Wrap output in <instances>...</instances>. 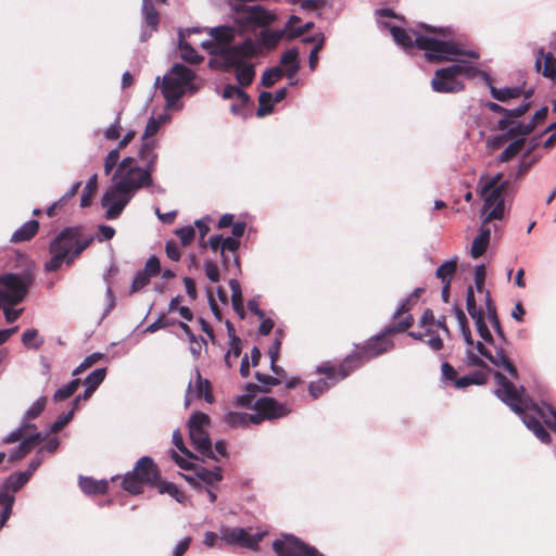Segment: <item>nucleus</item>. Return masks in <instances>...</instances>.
Masks as SVG:
<instances>
[{
	"label": "nucleus",
	"mask_w": 556,
	"mask_h": 556,
	"mask_svg": "<svg viewBox=\"0 0 556 556\" xmlns=\"http://www.w3.org/2000/svg\"><path fill=\"white\" fill-rule=\"evenodd\" d=\"M378 24L381 29L390 31L396 45L401 46L407 52L414 50L425 51V58L428 62H453V64L439 68L434 72L430 86L438 93H458L465 89V84L460 77L468 79L475 78L480 74V70L470 61L460 60V56L469 59H479L476 50L464 48L460 38L455 34L452 27H430L421 25L422 30H406L391 24L384 18L394 17V13L389 9L377 11Z\"/></svg>",
	"instance_id": "nucleus-1"
},
{
	"label": "nucleus",
	"mask_w": 556,
	"mask_h": 556,
	"mask_svg": "<svg viewBox=\"0 0 556 556\" xmlns=\"http://www.w3.org/2000/svg\"><path fill=\"white\" fill-rule=\"evenodd\" d=\"M112 186L104 192L101 204L105 218H117L136 192L153 186V177L137 164V159L124 157L112 175Z\"/></svg>",
	"instance_id": "nucleus-2"
},
{
	"label": "nucleus",
	"mask_w": 556,
	"mask_h": 556,
	"mask_svg": "<svg viewBox=\"0 0 556 556\" xmlns=\"http://www.w3.org/2000/svg\"><path fill=\"white\" fill-rule=\"evenodd\" d=\"M413 324V316L407 315L396 326H387L383 330L367 340L359 352L348 355L340 364V378H346L352 371L361 367L364 363L391 351L394 343L388 336L399 331H404Z\"/></svg>",
	"instance_id": "nucleus-3"
},
{
	"label": "nucleus",
	"mask_w": 556,
	"mask_h": 556,
	"mask_svg": "<svg viewBox=\"0 0 556 556\" xmlns=\"http://www.w3.org/2000/svg\"><path fill=\"white\" fill-rule=\"evenodd\" d=\"M260 47L252 39L220 49L219 58L225 71L235 70L236 80L241 88L248 87L255 78V67L251 60L258 53Z\"/></svg>",
	"instance_id": "nucleus-4"
},
{
	"label": "nucleus",
	"mask_w": 556,
	"mask_h": 556,
	"mask_svg": "<svg viewBox=\"0 0 556 556\" xmlns=\"http://www.w3.org/2000/svg\"><path fill=\"white\" fill-rule=\"evenodd\" d=\"M501 173L492 178L481 177L478 184L480 195L483 198L481 214L484 215V223L501 220L505 215L504 193L507 181L503 180Z\"/></svg>",
	"instance_id": "nucleus-5"
},
{
	"label": "nucleus",
	"mask_w": 556,
	"mask_h": 556,
	"mask_svg": "<svg viewBox=\"0 0 556 556\" xmlns=\"http://www.w3.org/2000/svg\"><path fill=\"white\" fill-rule=\"evenodd\" d=\"M194 77V72L182 64H174L163 76L161 91L168 109L175 108L186 91L195 92L198 90L193 83Z\"/></svg>",
	"instance_id": "nucleus-6"
},
{
	"label": "nucleus",
	"mask_w": 556,
	"mask_h": 556,
	"mask_svg": "<svg viewBox=\"0 0 556 556\" xmlns=\"http://www.w3.org/2000/svg\"><path fill=\"white\" fill-rule=\"evenodd\" d=\"M33 282L34 275L28 270L0 275V305L22 303Z\"/></svg>",
	"instance_id": "nucleus-7"
},
{
	"label": "nucleus",
	"mask_w": 556,
	"mask_h": 556,
	"mask_svg": "<svg viewBox=\"0 0 556 556\" xmlns=\"http://www.w3.org/2000/svg\"><path fill=\"white\" fill-rule=\"evenodd\" d=\"M208 425L210 417L206 414L201 412L192 414L188 421L189 438L193 448L203 457L217 459L207 432Z\"/></svg>",
	"instance_id": "nucleus-8"
},
{
	"label": "nucleus",
	"mask_w": 556,
	"mask_h": 556,
	"mask_svg": "<svg viewBox=\"0 0 556 556\" xmlns=\"http://www.w3.org/2000/svg\"><path fill=\"white\" fill-rule=\"evenodd\" d=\"M93 238L88 237L78 239V231L73 228H66L61 231L50 244V253H59L67 258L71 264L91 242Z\"/></svg>",
	"instance_id": "nucleus-9"
},
{
	"label": "nucleus",
	"mask_w": 556,
	"mask_h": 556,
	"mask_svg": "<svg viewBox=\"0 0 556 556\" xmlns=\"http://www.w3.org/2000/svg\"><path fill=\"white\" fill-rule=\"evenodd\" d=\"M220 541L228 545H239L248 548H255L262 541L264 533H251V529L223 526L219 529Z\"/></svg>",
	"instance_id": "nucleus-10"
},
{
	"label": "nucleus",
	"mask_w": 556,
	"mask_h": 556,
	"mask_svg": "<svg viewBox=\"0 0 556 556\" xmlns=\"http://www.w3.org/2000/svg\"><path fill=\"white\" fill-rule=\"evenodd\" d=\"M204 399L206 403L214 402L211 382L203 378L200 370L195 368L193 377L189 380L184 405L188 408L193 400Z\"/></svg>",
	"instance_id": "nucleus-11"
},
{
	"label": "nucleus",
	"mask_w": 556,
	"mask_h": 556,
	"mask_svg": "<svg viewBox=\"0 0 556 556\" xmlns=\"http://www.w3.org/2000/svg\"><path fill=\"white\" fill-rule=\"evenodd\" d=\"M275 16L261 5H242L237 9L236 21L242 26H265L274 21Z\"/></svg>",
	"instance_id": "nucleus-12"
},
{
	"label": "nucleus",
	"mask_w": 556,
	"mask_h": 556,
	"mask_svg": "<svg viewBox=\"0 0 556 556\" xmlns=\"http://www.w3.org/2000/svg\"><path fill=\"white\" fill-rule=\"evenodd\" d=\"M317 372L325 376L316 381H312L308 386V393L313 399H318L324 392L336 386L340 380V366L338 368L330 365H321L317 367Z\"/></svg>",
	"instance_id": "nucleus-13"
},
{
	"label": "nucleus",
	"mask_w": 556,
	"mask_h": 556,
	"mask_svg": "<svg viewBox=\"0 0 556 556\" xmlns=\"http://www.w3.org/2000/svg\"><path fill=\"white\" fill-rule=\"evenodd\" d=\"M492 346L495 349V354H492L482 342L478 341L476 344L479 354L484 356L492 365L505 369L513 378H518V370L507 357L504 348L495 342Z\"/></svg>",
	"instance_id": "nucleus-14"
},
{
	"label": "nucleus",
	"mask_w": 556,
	"mask_h": 556,
	"mask_svg": "<svg viewBox=\"0 0 556 556\" xmlns=\"http://www.w3.org/2000/svg\"><path fill=\"white\" fill-rule=\"evenodd\" d=\"M159 142L157 141H140V146L136 153L137 164L148 170L150 175L156 169L159 160Z\"/></svg>",
	"instance_id": "nucleus-15"
},
{
	"label": "nucleus",
	"mask_w": 556,
	"mask_h": 556,
	"mask_svg": "<svg viewBox=\"0 0 556 556\" xmlns=\"http://www.w3.org/2000/svg\"><path fill=\"white\" fill-rule=\"evenodd\" d=\"M182 477L189 484L198 490L205 486H213L223 478L218 467H216L215 470H208L201 466L195 467L193 473L182 475Z\"/></svg>",
	"instance_id": "nucleus-16"
},
{
	"label": "nucleus",
	"mask_w": 556,
	"mask_h": 556,
	"mask_svg": "<svg viewBox=\"0 0 556 556\" xmlns=\"http://www.w3.org/2000/svg\"><path fill=\"white\" fill-rule=\"evenodd\" d=\"M141 15L143 18V26L140 39L141 41H146L151 37L152 33L157 30L160 23V15L152 0H142Z\"/></svg>",
	"instance_id": "nucleus-17"
},
{
	"label": "nucleus",
	"mask_w": 556,
	"mask_h": 556,
	"mask_svg": "<svg viewBox=\"0 0 556 556\" xmlns=\"http://www.w3.org/2000/svg\"><path fill=\"white\" fill-rule=\"evenodd\" d=\"M255 410H261L265 419H274L287 416L289 408L274 397H261L253 405Z\"/></svg>",
	"instance_id": "nucleus-18"
},
{
	"label": "nucleus",
	"mask_w": 556,
	"mask_h": 556,
	"mask_svg": "<svg viewBox=\"0 0 556 556\" xmlns=\"http://www.w3.org/2000/svg\"><path fill=\"white\" fill-rule=\"evenodd\" d=\"M132 471L143 483H153L157 478V469L153 459L149 456L140 457Z\"/></svg>",
	"instance_id": "nucleus-19"
},
{
	"label": "nucleus",
	"mask_w": 556,
	"mask_h": 556,
	"mask_svg": "<svg viewBox=\"0 0 556 556\" xmlns=\"http://www.w3.org/2000/svg\"><path fill=\"white\" fill-rule=\"evenodd\" d=\"M534 66L538 72L542 71L544 77L551 79L556 77V58L552 52L544 53L543 48L538 50Z\"/></svg>",
	"instance_id": "nucleus-20"
},
{
	"label": "nucleus",
	"mask_w": 556,
	"mask_h": 556,
	"mask_svg": "<svg viewBox=\"0 0 556 556\" xmlns=\"http://www.w3.org/2000/svg\"><path fill=\"white\" fill-rule=\"evenodd\" d=\"M488 224L489 223H484V219L482 220V224L478 230V235L472 241L470 255L473 258H478L483 255L490 244L491 229Z\"/></svg>",
	"instance_id": "nucleus-21"
},
{
	"label": "nucleus",
	"mask_w": 556,
	"mask_h": 556,
	"mask_svg": "<svg viewBox=\"0 0 556 556\" xmlns=\"http://www.w3.org/2000/svg\"><path fill=\"white\" fill-rule=\"evenodd\" d=\"M483 78V80L486 83V85L489 86L490 88V92H491V96L500 101V102H505L507 101L508 99H515V98H518L521 96L522 93V88L521 87H504V88H496L495 86L492 85L491 83V79L489 77V75L484 72H481L480 71V74Z\"/></svg>",
	"instance_id": "nucleus-22"
},
{
	"label": "nucleus",
	"mask_w": 556,
	"mask_h": 556,
	"mask_svg": "<svg viewBox=\"0 0 556 556\" xmlns=\"http://www.w3.org/2000/svg\"><path fill=\"white\" fill-rule=\"evenodd\" d=\"M78 485L86 495H101L109 490V481L105 479L96 480L92 477H78Z\"/></svg>",
	"instance_id": "nucleus-23"
},
{
	"label": "nucleus",
	"mask_w": 556,
	"mask_h": 556,
	"mask_svg": "<svg viewBox=\"0 0 556 556\" xmlns=\"http://www.w3.org/2000/svg\"><path fill=\"white\" fill-rule=\"evenodd\" d=\"M283 75L288 79H293L300 70L299 50L291 48L287 50L280 58Z\"/></svg>",
	"instance_id": "nucleus-24"
},
{
	"label": "nucleus",
	"mask_w": 556,
	"mask_h": 556,
	"mask_svg": "<svg viewBox=\"0 0 556 556\" xmlns=\"http://www.w3.org/2000/svg\"><path fill=\"white\" fill-rule=\"evenodd\" d=\"M29 478L24 472H14L7 478L3 484L0 486V492L7 493V495H14L20 491L27 482Z\"/></svg>",
	"instance_id": "nucleus-25"
},
{
	"label": "nucleus",
	"mask_w": 556,
	"mask_h": 556,
	"mask_svg": "<svg viewBox=\"0 0 556 556\" xmlns=\"http://www.w3.org/2000/svg\"><path fill=\"white\" fill-rule=\"evenodd\" d=\"M178 49L180 51V58L191 64H199L203 58L195 51V49L185 40V31H178Z\"/></svg>",
	"instance_id": "nucleus-26"
},
{
	"label": "nucleus",
	"mask_w": 556,
	"mask_h": 556,
	"mask_svg": "<svg viewBox=\"0 0 556 556\" xmlns=\"http://www.w3.org/2000/svg\"><path fill=\"white\" fill-rule=\"evenodd\" d=\"M38 229L39 224L37 220H27L12 233L10 241L14 243L28 241L37 233Z\"/></svg>",
	"instance_id": "nucleus-27"
},
{
	"label": "nucleus",
	"mask_w": 556,
	"mask_h": 556,
	"mask_svg": "<svg viewBox=\"0 0 556 556\" xmlns=\"http://www.w3.org/2000/svg\"><path fill=\"white\" fill-rule=\"evenodd\" d=\"M122 488L130 494H140L143 490V482L137 477L135 471H128L123 476Z\"/></svg>",
	"instance_id": "nucleus-28"
},
{
	"label": "nucleus",
	"mask_w": 556,
	"mask_h": 556,
	"mask_svg": "<svg viewBox=\"0 0 556 556\" xmlns=\"http://www.w3.org/2000/svg\"><path fill=\"white\" fill-rule=\"evenodd\" d=\"M457 269V256H454L451 260L445 261L441 264L435 270V277L441 280V282H451L452 276L455 274Z\"/></svg>",
	"instance_id": "nucleus-29"
},
{
	"label": "nucleus",
	"mask_w": 556,
	"mask_h": 556,
	"mask_svg": "<svg viewBox=\"0 0 556 556\" xmlns=\"http://www.w3.org/2000/svg\"><path fill=\"white\" fill-rule=\"evenodd\" d=\"M229 287L231 289V303L233 311L240 316H244L243 300L241 286L237 279L229 280Z\"/></svg>",
	"instance_id": "nucleus-30"
},
{
	"label": "nucleus",
	"mask_w": 556,
	"mask_h": 556,
	"mask_svg": "<svg viewBox=\"0 0 556 556\" xmlns=\"http://www.w3.org/2000/svg\"><path fill=\"white\" fill-rule=\"evenodd\" d=\"M223 99H236L242 103H250V96L239 85H226L222 91Z\"/></svg>",
	"instance_id": "nucleus-31"
},
{
	"label": "nucleus",
	"mask_w": 556,
	"mask_h": 556,
	"mask_svg": "<svg viewBox=\"0 0 556 556\" xmlns=\"http://www.w3.org/2000/svg\"><path fill=\"white\" fill-rule=\"evenodd\" d=\"M207 29L212 38L225 43L231 42L235 39L237 33L235 28L225 25Z\"/></svg>",
	"instance_id": "nucleus-32"
},
{
	"label": "nucleus",
	"mask_w": 556,
	"mask_h": 556,
	"mask_svg": "<svg viewBox=\"0 0 556 556\" xmlns=\"http://www.w3.org/2000/svg\"><path fill=\"white\" fill-rule=\"evenodd\" d=\"M486 381V377L484 374L480 371H476L466 376H463L460 378H457L455 380V388L457 389H465L471 384L481 386L484 384Z\"/></svg>",
	"instance_id": "nucleus-33"
},
{
	"label": "nucleus",
	"mask_w": 556,
	"mask_h": 556,
	"mask_svg": "<svg viewBox=\"0 0 556 556\" xmlns=\"http://www.w3.org/2000/svg\"><path fill=\"white\" fill-rule=\"evenodd\" d=\"M15 502L14 495H7L4 492H0V529L3 527L5 521L9 519L12 508Z\"/></svg>",
	"instance_id": "nucleus-34"
},
{
	"label": "nucleus",
	"mask_w": 556,
	"mask_h": 556,
	"mask_svg": "<svg viewBox=\"0 0 556 556\" xmlns=\"http://www.w3.org/2000/svg\"><path fill=\"white\" fill-rule=\"evenodd\" d=\"M106 376V368H97L91 371L83 381L86 389L94 392L98 387L104 381Z\"/></svg>",
	"instance_id": "nucleus-35"
},
{
	"label": "nucleus",
	"mask_w": 556,
	"mask_h": 556,
	"mask_svg": "<svg viewBox=\"0 0 556 556\" xmlns=\"http://www.w3.org/2000/svg\"><path fill=\"white\" fill-rule=\"evenodd\" d=\"M283 37H288L287 29L269 30L265 29L261 33L262 45L267 48H274Z\"/></svg>",
	"instance_id": "nucleus-36"
},
{
	"label": "nucleus",
	"mask_w": 556,
	"mask_h": 556,
	"mask_svg": "<svg viewBox=\"0 0 556 556\" xmlns=\"http://www.w3.org/2000/svg\"><path fill=\"white\" fill-rule=\"evenodd\" d=\"M273 93L262 91L258 96V109L256 111L257 117H265L274 111Z\"/></svg>",
	"instance_id": "nucleus-37"
},
{
	"label": "nucleus",
	"mask_w": 556,
	"mask_h": 556,
	"mask_svg": "<svg viewBox=\"0 0 556 556\" xmlns=\"http://www.w3.org/2000/svg\"><path fill=\"white\" fill-rule=\"evenodd\" d=\"M80 383V379L76 378L60 387L53 395L54 401L59 402L71 397L77 391Z\"/></svg>",
	"instance_id": "nucleus-38"
},
{
	"label": "nucleus",
	"mask_w": 556,
	"mask_h": 556,
	"mask_svg": "<svg viewBox=\"0 0 556 556\" xmlns=\"http://www.w3.org/2000/svg\"><path fill=\"white\" fill-rule=\"evenodd\" d=\"M97 187H98V175L93 174L87 180L84 191L81 193V197H80V206L81 207H87L90 205L92 194L96 191Z\"/></svg>",
	"instance_id": "nucleus-39"
},
{
	"label": "nucleus",
	"mask_w": 556,
	"mask_h": 556,
	"mask_svg": "<svg viewBox=\"0 0 556 556\" xmlns=\"http://www.w3.org/2000/svg\"><path fill=\"white\" fill-rule=\"evenodd\" d=\"M22 342L28 349L38 350L43 344V339L39 338L37 329H27L22 334Z\"/></svg>",
	"instance_id": "nucleus-40"
},
{
	"label": "nucleus",
	"mask_w": 556,
	"mask_h": 556,
	"mask_svg": "<svg viewBox=\"0 0 556 556\" xmlns=\"http://www.w3.org/2000/svg\"><path fill=\"white\" fill-rule=\"evenodd\" d=\"M283 71L281 67L279 66H274V67H270L268 70H266L263 75H262V79H261V84L266 87V88H269L271 87L275 83H277L278 80H280L282 77H283Z\"/></svg>",
	"instance_id": "nucleus-41"
},
{
	"label": "nucleus",
	"mask_w": 556,
	"mask_h": 556,
	"mask_svg": "<svg viewBox=\"0 0 556 556\" xmlns=\"http://www.w3.org/2000/svg\"><path fill=\"white\" fill-rule=\"evenodd\" d=\"M523 143H525V139L523 138H520V139H516L515 141H513L508 147L505 148V150L500 154L498 156V161L501 163H505V162H508L509 160H511L515 155H517L520 150L522 149L523 147Z\"/></svg>",
	"instance_id": "nucleus-42"
},
{
	"label": "nucleus",
	"mask_w": 556,
	"mask_h": 556,
	"mask_svg": "<svg viewBox=\"0 0 556 556\" xmlns=\"http://www.w3.org/2000/svg\"><path fill=\"white\" fill-rule=\"evenodd\" d=\"M159 492L161 494H168L174 497L178 503H185L186 495L180 491L176 484L172 482H162L159 484Z\"/></svg>",
	"instance_id": "nucleus-43"
},
{
	"label": "nucleus",
	"mask_w": 556,
	"mask_h": 556,
	"mask_svg": "<svg viewBox=\"0 0 556 556\" xmlns=\"http://www.w3.org/2000/svg\"><path fill=\"white\" fill-rule=\"evenodd\" d=\"M466 308L472 319L483 315V312L477 307L473 287L469 286L466 292Z\"/></svg>",
	"instance_id": "nucleus-44"
},
{
	"label": "nucleus",
	"mask_w": 556,
	"mask_h": 556,
	"mask_svg": "<svg viewBox=\"0 0 556 556\" xmlns=\"http://www.w3.org/2000/svg\"><path fill=\"white\" fill-rule=\"evenodd\" d=\"M475 321V326L477 329V332L479 336L483 339L484 342L489 343L490 345H494V338L491 334L485 321H484V315L472 319Z\"/></svg>",
	"instance_id": "nucleus-45"
},
{
	"label": "nucleus",
	"mask_w": 556,
	"mask_h": 556,
	"mask_svg": "<svg viewBox=\"0 0 556 556\" xmlns=\"http://www.w3.org/2000/svg\"><path fill=\"white\" fill-rule=\"evenodd\" d=\"M104 357V354L100 353V352H94L90 355H88L80 364L79 366H77L72 375L73 376H78L79 374H81L83 371H85L86 369H88L89 367H91L93 364L98 363L99 361H101L102 358Z\"/></svg>",
	"instance_id": "nucleus-46"
},
{
	"label": "nucleus",
	"mask_w": 556,
	"mask_h": 556,
	"mask_svg": "<svg viewBox=\"0 0 556 556\" xmlns=\"http://www.w3.org/2000/svg\"><path fill=\"white\" fill-rule=\"evenodd\" d=\"M224 421L232 428L247 427L245 413L229 412L225 415Z\"/></svg>",
	"instance_id": "nucleus-47"
},
{
	"label": "nucleus",
	"mask_w": 556,
	"mask_h": 556,
	"mask_svg": "<svg viewBox=\"0 0 556 556\" xmlns=\"http://www.w3.org/2000/svg\"><path fill=\"white\" fill-rule=\"evenodd\" d=\"M222 241H223V243H222L220 256H222V261H223L224 265H227L228 257L226 256L225 252L229 251V252L235 253L239 249L240 242L238 239H236L233 237L223 238Z\"/></svg>",
	"instance_id": "nucleus-48"
},
{
	"label": "nucleus",
	"mask_w": 556,
	"mask_h": 556,
	"mask_svg": "<svg viewBox=\"0 0 556 556\" xmlns=\"http://www.w3.org/2000/svg\"><path fill=\"white\" fill-rule=\"evenodd\" d=\"M161 126L154 121V116L148 119L140 141H156L153 137L159 132Z\"/></svg>",
	"instance_id": "nucleus-49"
},
{
	"label": "nucleus",
	"mask_w": 556,
	"mask_h": 556,
	"mask_svg": "<svg viewBox=\"0 0 556 556\" xmlns=\"http://www.w3.org/2000/svg\"><path fill=\"white\" fill-rule=\"evenodd\" d=\"M46 403H47V400L43 396H41L37 401H35L28 407V409L25 412V414H24L25 419H35V418H37L42 413V410L45 409Z\"/></svg>",
	"instance_id": "nucleus-50"
},
{
	"label": "nucleus",
	"mask_w": 556,
	"mask_h": 556,
	"mask_svg": "<svg viewBox=\"0 0 556 556\" xmlns=\"http://www.w3.org/2000/svg\"><path fill=\"white\" fill-rule=\"evenodd\" d=\"M150 275L143 270H138L130 286V293H135L144 288L150 282Z\"/></svg>",
	"instance_id": "nucleus-51"
},
{
	"label": "nucleus",
	"mask_w": 556,
	"mask_h": 556,
	"mask_svg": "<svg viewBox=\"0 0 556 556\" xmlns=\"http://www.w3.org/2000/svg\"><path fill=\"white\" fill-rule=\"evenodd\" d=\"M119 164V151L111 150L104 159L103 169L105 175H110L114 167L117 168Z\"/></svg>",
	"instance_id": "nucleus-52"
},
{
	"label": "nucleus",
	"mask_w": 556,
	"mask_h": 556,
	"mask_svg": "<svg viewBox=\"0 0 556 556\" xmlns=\"http://www.w3.org/2000/svg\"><path fill=\"white\" fill-rule=\"evenodd\" d=\"M74 413H75L74 408H72L68 412L62 413L55 419V421L50 426L49 432H58V431H60L63 427H65L73 419Z\"/></svg>",
	"instance_id": "nucleus-53"
},
{
	"label": "nucleus",
	"mask_w": 556,
	"mask_h": 556,
	"mask_svg": "<svg viewBox=\"0 0 556 556\" xmlns=\"http://www.w3.org/2000/svg\"><path fill=\"white\" fill-rule=\"evenodd\" d=\"M30 451L31 448L29 447V444L25 440H22L17 446L10 451L9 460L15 462L17 459H21L24 456H26Z\"/></svg>",
	"instance_id": "nucleus-54"
},
{
	"label": "nucleus",
	"mask_w": 556,
	"mask_h": 556,
	"mask_svg": "<svg viewBox=\"0 0 556 556\" xmlns=\"http://www.w3.org/2000/svg\"><path fill=\"white\" fill-rule=\"evenodd\" d=\"M176 236L180 239L184 247H188L195 237V230L192 226H186L175 231Z\"/></svg>",
	"instance_id": "nucleus-55"
},
{
	"label": "nucleus",
	"mask_w": 556,
	"mask_h": 556,
	"mask_svg": "<svg viewBox=\"0 0 556 556\" xmlns=\"http://www.w3.org/2000/svg\"><path fill=\"white\" fill-rule=\"evenodd\" d=\"M535 128V123L533 121L528 122L527 124L517 123L514 126L510 127L508 130L509 136H526L530 132H532Z\"/></svg>",
	"instance_id": "nucleus-56"
},
{
	"label": "nucleus",
	"mask_w": 556,
	"mask_h": 556,
	"mask_svg": "<svg viewBox=\"0 0 556 556\" xmlns=\"http://www.w3.org/2000/svg\"><path fill=\"white\" fill-rule=\"evenodd\" d=\"M485 266L483 264H479L475 266L473 269V279H475V287L478 292H483L484 289V280H485Z\"/></svg>",
	"instance_id": "nucleus-57"
},
{
	"label": "nucleus",
	"mask_w": 556,
	"mask_h": 556,
	"mask_svg": "<svg viewBox=\"0 0 556 556\" xmlns=\"http://www.w3.org/2000/svg\"><path fill=\"white\" fill-rule=\"evenodd\" d=\"M230 349L228 350V352L226 353L225 355V363L228 367H231L232 366V361L231 358H238L241 354V349H240V345H239V339L233 337L232 340H231V343H230Z\"/></svg>",
	"instance_id": "nucleus-58"
},
{
	"label": "nucleus",
	"mask_w": 556,
	"mask_h": 556,
	"mask_svg": "<svg viewBox=\"0 0 556 556\" xmlns=\"http://www.w3.org/2000/svg\"><path fill=\"white\" fill-rule=\"evenodd\" d=\"M325 43V37L317 38V45L313 47L308 55V66L311 71H314L318 63V52L323 49Z\"/></svg>",
	"instance_id": "nucleus-59"
},
{
	"label": "nucleus",
	"mask_w": 556,
	"mask_h": 556,
	"mask_svg": "<svg viewBox=\"0 0 556 556\" xmlns=\"http://www.w3.org/2000/svg\"><path fill=\"white\" fill-rule=\"evenodd\" d=\"M121 135V114H118L115 121L105 129L104 138L108 140H116Z\"/></svg>",
	"instance_id": "nucleus-60"
},
{
	"label": "nucleus",
	"mask_w": 556,
	"mask_h": 556,
	"mask_svg": "<svg viewBox=\"0 0 556 556\" xmlns=\"http://www.w3.org/2000/svg\"><path fill=\"white\" fill-rule=\"evenodd\" d=\"M52 257L45 264L47 271L58 270L64 263L67 264V258L59 253H51Z\"/></svg>",
	"instance_id": "nucleus-61"
},
{
	"label": "nucleus",
	"mask_w": 556,
	"mask_h": 556,
	"mask_svg": "<svg viewBox=\"0 0 556 556\" xmlns=\"http://www.w3.org/2000/svg\"><path fill=\"white\" fill-rule=\"evenodd\" d=\"M282 338H283L282 330L277 329L275 332V339H274L273 343L270 344V346L268 348V355L270 358H275V357L279 356Z\"/></svg>",
	"instance_id": "nucleus-62"
},
{
	"label": "nucleus",
	"mask_w": 556,
	"mask_h": 556,
	"mask_svg": "<svg viewBox=\"0 0 556 556\" xmlns=\"http://www.w3.org/2000/svg\"><path fill=\"white\" fill-rule=\"evenodd\" d=\"M418 301H415L414 299H410V295H408L406 299H404L395 309V312L392 315L393 319H397L402 314L408 312L412 309V307L417 303Z\"/></svg>",
	"instance_id": "nucleus-63"
},
{
	"label": "nucleus",
	"mask_w": 556,
	"mask_h": 556,
	"mask_svg": "<svg viewBox=\"0 0 556 556\" xmlns=\"http://www.w3.org/2000/svg\"><path fill=\"white\" fill-rule=\"evenodd\" d=\"M142 270L149 274L150 277L156 276L161 270L159 258L155 255L150 256Z\"/></svg>",
	"instance_id": "nucleus-64"
}]
</instances>
